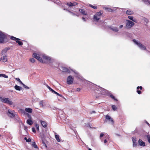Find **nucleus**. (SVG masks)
<instances>
[{"label":"nucleus","instance_id":"35","mask_svg":"<svg viewBox=\"0 0 150 150\" xmlns=\"http://www.w3.org/2000/svg\"><path fill=\"white\" fill-rule=\"evenodd\" d=\"M110 97L112 99H114L115 101H117V100L115 98V97L113 95H110Z\"/></svg>","mask_w":150,"mask_h":150},{"label":"nucleus","instance_id":"17","mask_svg":"<svg viewBox=\"0 0 150 150\" xmlns=\"http://www.w3.org/2000/svg\"><path fill=\"white\" fill-rule=\"evenodd\" d=\"M67 5L71 7L73 6H74L77 4V3L75 2L72 3L71 2L67 3Z\"/></svg>","mask_w":150,"mask_h":150},{"label":"nucleus","instance_id":"56","mask_svg":"<svg viewBox=\"0 0 150 150\" xmlns=\"http://www.w3.org/2000/svg\"><path fill=\"white\" fill-rule=\"evenodd\" d=\"M123 27V25H121L119 26V28H122Z\"/></svg>","mask_w":150,"mask_h":150},{"label":"nucleus","instance_id":"46","mask_svg":"<svg viewBox=\"0 0 150 150\" xmlns=\"http://www.w3.org/2000/svg\"><path fill=\"white\" fill-rule=\"evenodd\" d=\"M137 92L139 94H140L141 93V91L140 90H137Z\"/></svg>","mask_w":150,"mask_h":150},{"label":"nucleus","instance_id":"4","mask_svg":"<svg viewBox=\"0 0 150 150\" xmlns=\"http://www.w3.org/2000/svg\"><path fill=\"white\" fill-rule=\"evenodd\" d=\"M133 41L142 50H146V47L145 46L143 45L140 42L138 41L135 39L133 40Z\"/></svg>","mask_w":150,"mask_h":150},{"label":"nucleus","instance_id":"49","mask_svg":"<svg viewBox=\"0 0 150 150\" xmlns=\"http://www.w3.org/2000/svg\"><path fill=\"white\" fill-rule=\"evenodd\" d=\"M103 8L107 11V10H108V8H107V7H103Z\"/></svg>","mask_w":150,"mask_h":150},{"label":"nucleus","instance_id":"36","mask_svg":"<svg viewBox=\"0 0 150 150\" xmlns=\"http://www.w3.org/2000/svg\"><path fill=\"white\" fill-rule=\"evenodd\" d=\"M26 115H27L28 118H29V119H32V117L30 116V115L29 114H28V113H27L26 114Z\"/></svg>","mask_w":150,"mask_h":150},{"label":"nucleus","instance_id":"59","mask_svg":"<svg viewBox=\"0 0 150 150\" xmlns=\"http://www.w3.org/2000/svg\"><path fill=\"white\" fill-rule=\"evenodd\" d=\"M82 19L84 21H86V20L85 19V18L84 17H82Z\"/></svg>","mask_w":150,"mask_h":150},{"label":"nucleus","instance_id":"10","mask_svg":"<svg viewBox=\"0 0 150 150\" xmlns=\"http://www.w3.org/2000/svg\"><path fill=\"white\" fill-rule=\"evenodd\" d=\"M105 118L107 120H108L109 121L111 122L112 124H113L114 122L112 118L109 115H106Z\"/></svg>","mask_w":150,"mask_h":150},{"label":"nucleus","instance_id":"16","mask_svg":"<svg viewBox=\"0 0 150 150\" xmlns=\"http://www.w3.org/2000/svg\"><path fill=\"white\" fill-rule=\"evenodd\" d=\"M40 122L42 126L44 127H46L47 126V123L45 121L41 120Z\"/></svg>","mask_w":150,"mask_h":150},{"label":"nucleus","instance_id":"51","mask_svg":"<svg viewBox=\"0 0 150 150\" xmlns=\"http://www.w3.org/2000/svg\"><path fill=\"white\" fill-rule=\"evenodd\" d=\"M103 8L107 11V10H108V8H107V7H103Z\"/></svg>","mask_w":150,"mask_h":150},{"label":"nucleus","instance_id":"63","mask_svg":"<svg viewBox=\"0 0 150 150\" xmlns=\"http://www.w3.org/2000/svg\"><path fill=\"white\" fill-rule=\"evenodd\" d=\"M76 15L77 16H79V14H77Z\"/></svg>","mask_w":150,"mask_h":150},{"label":"nucleus","instance_id":"62","mask_svg":"<svg viewBox=\"0 0 150 150\" xmlns=\"http://www.w3.org/2000/svg\"><path fill=\"white\" fill-rule=\"evenodd\" d=\"M101 140L102 142H103V139H101Z\"/></svg>","mask_w":150,"mask_h":150},{"label":"nucleus","instance_id":"9","mask_svg":"<svg viewBox=\"0 0 150 150\" xmlns=\"http://www.w3.org/2000/svg\"><path fill=\"white\" fill-rule=\"evenodd\" d=\"M8 59L7 56L6 55H5L1 57L0 58V61H2V62H7Z\"/></svg>","mask_w":150,"mask_h":150},{"label":"nucleus","instance_id":"28","mask_svg":"<svg viewBox=\"0 0 150 150\" xmlns=\"http://www.w3.org/2000/svg\"><path fill=\"white\" fill-rule=\"evenodd\" d=\"M20 40H17L16 41V42L20 46L22 45L23 44V43L22 42L20 41Z\"/></svg>","mask_w":150,"mask_h":150},{"label":"nucleus","instance_id":"37","mask_svg":"<svg viewBox=\"0 0 150 150\" xmlns=\"http://www.w3.org/2000/svg\"><path fill=\"white\" fill-rule=\"evenodd\" d=\"M147 137L149 142L150 143V136L149 135H147Z\"/></svg>","mask_w":150,"mask_h":150},{"label":"nucleus","instance_id":"39","mask_svg":"<svg viewBox=\"0 0 150 150\" xmlns=\"http://www.w3.org/2000/svg\"><path fill=\"white\" fill-rule=\"evenodd\" d=\"M36 127L37 129L38 130H39V126L38 124H36Z\"/></svg>","mask_w":150,"mask_h":150},{"label":"nucleus","instance_id":"18","mask_svg":"<svg viewBox=\"0 0 150 150\" xmlns=\"http://www.w3.org/2000/svg\"><path fill=\"white\" fill-rule=\"evenodd\" d=\"M79 11L83 15H86L87 13L86 12L85 10L83 9H79Z\"/></svg>","mask_w":150,"mask_h":150},{"label":"nucleus","instance_id":"20","mask_svg":"<svg viewBox=\"0 0 150 150\" xmlns=\"http://www.w3.org/2000/svg\"><path fill=\"white\" fill-rule=\"evenodd\" d=\"M15 88L17 90L21 91L22 89V88L20 86H18L17 85H16L14 86Z\"/></svg>","mask_w":150,"mask_h":150},{"label":"nucleus","instance_id":"7","mask_svg":"<svg viewBox=\"0 0 150 150\" xmlns=\"http://www.w3.org/2000/svg\"><path fill=\"white\" fill-rule=\"evenodd\" d=\"M73 78L72 76H69L67 78V83L68 84H71L73 83Z\"/></svg>","mask_w":150,"mask_h":150},{"label":"nucleus","instance_id":"44","mask_svg":"<svg viewBox=\"0 0 150 150\" xmlns=\"http://www.w3.org/2000/svg\"><path fill=\"white\" fill-rule=\"evenodd\" d=\"M104 134L103 133H101L100 134V139L103 136Z\"/></svg>","mask_w":150,"mask_h":150},{"label":"nucleus","instance_id":"55","mask_svg":"<svg viewBox=\"0 0 150 150\" xmlns=\"http://www.w3.org/2000/svg\"><path fill=\"white\" fill-rule=\"evenodd\" d=\"M43 142V143L44 145L45 146V147L46 148L47 147V146L46 144Z\"/></svg>","mask_w":150,"mask_h":150},{"label":"nucleus","instance_id":"15","mask_svg":"<svg viewBox=\"0 0 150 150\" xmlns=\"http://www.w3.org/2000/svg\"><path fill=\"white\" fill-rule=\"evenodd\" d=\"M139 143L140 146H145V143L141 139H139Z\"/></svg>","mask_w":150,"mask_h":150},{"label":"nucleus","instance_id":"26","mask_svg":"<svg viewBox=\"0 0 150 150\" xmlns=\"http://www.w3.org/2000/svg\"><path fill=\"white\" fill-rule=\"evenodd\" d=\"M11 39L13 40L17 41V40H20L19 39L16 38L14 36H11Z\"/></svg>","mask_w":150,"mask_h":150},{"label":"nucleus","instance_id":"13","mask_svg":"<svg viewBox=\"0 0 150 150\" xmlns=\"http://www.w3.org/2000/svg\"><path fill=\"white\" fill-rule=\"evenodd\" d=\"M104 138H105V139L104 141V143H106L109 140V136L108 135H105Z\"/></svg>","mask_w":150,"mask_h":150},{"label":"nucleus","instance_id":"33","mask_svg":"<svg viewBox=\"0 0 150 150\" xmlns=\"http://www.w3.org/2000/svg\"><path fill=\"white\" fill-rule=\"evenodd\" d=\"M30 61L32 63H33L35 62V60L34 58H31L30 59Z\"/></svg>","mask_w":150,"mask_h":150},{"label":"nucleus","instance_id":"57","mask_svg":"<svg viewBox=\"0 0 150 150\" xmlns=\"http://www.w3.org/2000/svg\"><path fill=\"white\" fill-rule=\"evenodd\" d=\"M20 82V83L21 84H22V85H23L24 84V83H22V82L21 81H20V82Z\"/></svg>","mask_w":150,"mask_h":150},{"label":"nucleus","instance_id":"21","mask_svg":"<svg viewBox=\"0 0 150 150\" xmlns=\"http://www.w3.org/2000/svg\"><path fill=\"white\" fill-rule=\"evenodd\" d=\"M27 124H28L29 125H31L33 124V122L32 120L31 119H28L27 120Z\"/></svg>","mask_w":150,"mask_h":150},{"label":"nucleus","instance_id":"2","mask_svg":"<svg viewBox=\"0 0 150 150\" xmlns=\"http://www.w3.org/2000/svg\"><path fill=\"white\" fill-rule=\"evenodd\" d=\"M7 42L6 35L0 32V43H4Z\"/></svg>","mask_w":150,"mask_h":150},{"label":"nucleus","instance_id":"34","mask_svg":"<svg viewBox=\"0 0 150 150\" xmlns=\"http://www.w3.org/2000/svg\"><path fill=\"white\" fill-rule=\"evenodd\" d=\"M112 108L113 110L114 111L115 110L117 109V107L115 105H113L112 106Z\"/></svg>","mask_w":150,"mask_h":150},{"label":"nucleus","instance_id":"23","mask_svg":"<svg viewBox=\"0 0 150 150\" xmlns=\"http://www.w3.org/2000/svg\"><path fill=\"white\" fill-rule=\"evenodd\" d=\"M131 20H132L133 21H134V22L137 23V21L136 19H133L134 17L132 16H129L128 17Z\"/></svg>","mask_w":150,"mask_h":150},{"label":"nucleus","instance_id":"64","mask_svg":"<svg viewBox=\"0 0 150 150\" xmlns=\"http://www.w3.org/2000/svg\"><path fill=\"white\" fill-rule=\"evenodd\" d=\"M88 150H92V149H90V148H89L88 149Z\"/></svg>","mask_w":150,"mask_h":150},{"label":"nucleus","instance_id":"50","mask_svg":"<svg viewBox=\"0 0 150 150\" xmlns=\"http://www.w3.org/2000/svg\"><path fill=\"white\" fill-rule=\"evenodd\" d=\"M103 8L107 11V10H108V8H107V7H103Z\"/></svg>","mask_w":150,"mask_h":150},{"label":"nucleus","instance_id":"48","mask_svg":"<svg viewBox=\"0 0 150 150\" xmlns=\"http://www.w3.org/2000/svg\"><path fill=\"white\" fill-rule=\"evenodd\" d=\"M57 94H56L57 95L61 97H62V95L58 93H57Z\"/></svg>","mask_w":150,"mask_h":150},{"label":"nucleus","instance_id":"30","mask_svg":"<svg viewBox=\"0 0 150 150\" xmlns=\"http://www.w3.org/2000/svg\"><path fill=\"white\" fill-rule=\"evenodd\" d=\"M32 146H33V147H34V148H36V149H37V148H38V147L37 146V145L35 143V142H33L32 144Z\"/></svg>","mask_w":150,"mask_h":150},{"label":"nucleus","instance_id":"38","mask_svg":"<svg viewBox=\"0 0 150 150\" xmlns=\"http://www.w3.org/2000/svg\"><path fill=\"white\" fill-rule=\"evenodd\" d=\"M39 104L40 106H41L42 107H43V101L42 100L40 102Z\"/></svg>","mask_w":150,"mask_h":150},{"label":"nucleus","instance_id":"47","mask_svg":"<svg viewBox=\"0 0 150 150\" xmlns=\"http://www.w3.org/2000/svg\"><path fill=\"white\" fill-rule=\"evenodd\" d=\"M4 98H3L1 97L0 96V101L3 102Z\"/></svg>","mask_w":150,"mask_h":150},{"label":"nucleus","instance_id":"60","mask_svg":"<svg viewBox=\"0 0 150 150\" xmlns=\"http://www.w3.org/2000/svg\"><path fill=\"white\" fill-rule=\"evenodd\" d=\"M54 91V92H53V93H54V94H57V92H56V91Z\"/></svg>","mask_w":150,"mask_h":150},{"label":"nucleus","instance_id":"5","mask_svg":"<svg viewBox=\"0 0 150 150\" xmlns=\"http://www.w3.org/2000/svg\"><path fill=\"white\" fill-rule=\"evenodd\" d=\"M126 21V27L127 28H130L134 25V23L132 21L129 20H127Z\"/></svg>","mask_w":150,"mask_h":150},{"label":"nucleus","instance_id":"45","mask_svg":"<svg viewBox=\"0 0 150 150\" xmlns=\"http://www.w3.org/2000/svg\"><path fill=\"white\" fill-rule=\"evenodd\" d=\"M32 132L34 133L35 132V128L34 127H32Z\"/></svg>","mask_w":150,"mask_h":150},{"label":"nucleus","instance_id":"12","mask_svg":"<svg viewBox=\"0 0 150 150\" xmlns=\"http://www.w3.org/2000/svg\"><path fill=\"white\" fill-rule=\"evenodd\" d=\"M132 139L133 143V146L134 147H135L137 146V143L136 142L137 140L136 137H132Z\"/></svg>","mask_w":150,"mask_h":150},{"label":"nucleus","instance_id":"19","mask_svg":"<svg viewBox=\"0 0 150 150\" xmlns=\"http://www.w3.org/2000/svg\"><path fill=\"white\" fill-rule=\"evenodd\" d=\"M126 13L128 15H132L134 13V12L130 9H129L127 11Z\"/></svg>","mask_w":150,"mask_h":150},{"label":"nucleus","instance_id":"41","mask_svg":"<svg viewBox=\"0 0 150 150\" xmlns=\"http://www.w3.org/2000/svg\"><path fill=\"white\" fill-rule=\"evenodd\" d=\"M23 86L25 88L27 89H29V87H28V86H27L25 85L24 84L23 85Z\"/></svg>","mask_w":150,"mask_h":150},{"label":"nucleus","instance_id":"42","mask_svg":"<svg viewBox=\"0 0 150 150\" xmlns=\"http://www.w3.org/2000/svg\"><path fill=\"white\" fill-rule=\"evenodd\" d=\"M68 11L71 14L73 15V16H75L76 15V14H75V13L71 12L70 11Z\"/></svg>","mask_w":150,"mask_h":150},{"label":"nucleus","instance_id":"14","mask_svg":"<svg viewBox=\"0 0 150 150\" xmlns=\"http://www.w3.org/2000/svg\"><path fill=\"white\" fill-rule=\"evenodd\" d=\"M10 49V48L8 47V48H6L5 49H4L2 51L1 54V55H3L5 53H6L7 51L8 50H9Z\"/></svg>","mask_w":150,"mask_h":150},{"label":"nucleus","instance_id":"24","mask_svg":"<svg viewBox=\"0 0 150 150\" xmlns=\"http://www.w3.org/2000/svg\"><path fill=\"white\" fill-rule=\"evenodd\" d=\"M55 138L57 142H60V139L59 138V135H55Z\"/></svg>","mask_w":150,"mask_h":150},{"label":"nucleus","instance_id":"27","mask_svg":"<svg viewBox=\"0 0 150 150\" xmlns=\"http://www.w3.org/2000/svg\"><path fill=\"white\" fill-rule=\"evenodd\" d=\"M0 77H2L6 78H7L8 77V76L4 74H0Z\"/></svg>","mask_w":150,"mask_h":150},{"label":"nucleus","instance_id":"58","mask_svg":"<svg viewBox=\"0 0 150 150\" xmlns=\"http://www.w3.org/2000/svg\"><path fill=\"white\" fill-rule=\"evenodd\" d=\"M52 92H54V90H53V89H52V88H51L50 90Z\"/></svg>","mask_w":150,"mask_h":150},{"label":"nucleus","instance_id":"11","mask_svg":"<svg viewBox=\"0 0 150 150\" xmlns=\"http://www.w3.org/2000/svg\"><path fill=\"white\" fill-rule=\"evenodd\" d=\"M61 70L63 72H67L68 73L70 72V70L64 67H61Z\"/></svg>","mask_w":150,"mask_h":150},{"label":"nucleus","instance_id":"3","mask_svg":"<svg viewBox=\"0 0 150 150\" xmlns=\"http://www.w3.org/2000/svg\"><path fill=\"white\" fill-rule=\"evenodd\" d=\"M103 13V11H101L97 13L93 16V19L94 20L98 21L100 18L101 16Z\"/></svg>","mask_w":150,"mask_h":150},{"label":"nucleus","instance_id":"32","mask_svg":"<svg viewBox=\"0 0 150 150\" xmlns=\"http://www.w3.org/2000/svg\"><path fill=\"white\" fill-rule=\"evenodd\" d=\"M89 6L91 7V8H93L94 9H96L97 8V7L96 6H93L91 4H89Z\"/></svg>","mask_w":150,"mask_h":150},{"label":"nucleus","instance_id":"29","mask_svg":"<svg viewBox=\"0 0 150 150\" xmlns=\"http://www.w3.org/2000/svg\"><path fill=\"white\" fill-rule=\"evenodd\" d=\"M150 0H143L142 1L146 4H149Z\"/></svg>","mask_w":150,"mask_h":150},{"label":"nucleus","instance_id":"61","mask_svg":"<svg viewBox=\"0 0 150 150\" xmlns=\"http://www.w3.org/2000/svg\"><path fill=\"white\" fill-rule=\"evenodd\" d=\"M146 123H147V124L149 125V123H148L147 122H146Z\"/></svg>","mask_w":150,"mask_h":150},{"label":"nucleus","instance_id":"8","mask_svg":"<svg viewBox=\"0 0 150 150\" xmlns=\"http://www.w3.org/2000/svg\"><path fill=\"white\" fill-rule=\"evenodd\" d=\"M3 102L4 103L8 104L9 105H12L13 103L12 101L8 98H4V100H3Z\"/></svg>","mask_w":150,"mask_h":150},{"label":"nucleus","instance_id":"6","mask_svg":"<svg viewBox=\"0 0 150 150\" xmlns=\"http://www.w3.org/2000/svg\"><path fill=\"white\" fill-rule=\"evenodd\" d=\"M15 112L14 110H8L7 113V114L11 117H13L15 116Z\"/></svg>","mask_w":150,"mask_h":150},{"label":"nucleus","instance_id":"22","mask_svg":"<svg viewBox=\"0 0 150 150\" xmlns=\"http://www.w3.org/2000/svg\"><path fill=\"white\" fill-rule=\"evenodd\" d=\"M25 110L26 112H28L29 113H32V109L29 108H26Z\"/></svg>","mask_w":150,"mask_h":150},{"label":"nucleus","instance_id":"40","mask_svg":"<svg viewBox=\"0 0 150 150\" xmlns=\"http://www.w3.org/2000/svg\"><path fill=\"white\" fill-rule=\"evenodd\" d=\"M107 11L108 12H111L112 11V10L110 8H108V9Z\"/></svg>","mask_w":150,"mask_h":150},{"label":"nucleus","instance_id":"25","mask_svg":"<svg viewBox=\"0 0 150 150\" xmlns=\"http://www.w3.org/2000/svg\"><path fill=\"white\" fill-rule=\"evenodd\" d=\"M111 28L112 30L115 32H117L118 31V28L116 27H112Z\"/></svg>","mask_w":150,"mask_h":150},{"label":"nucleus","instance_id":"1","mask_svg":"<svg viewBox=\"0 0 150 150\" xmlns=\"http://www.w3.org/2000/svg\"><path fill=\"white\" fill-rule=\"evenodd\" d=\"M33 57L37 59L40 62L43 63H47L49 64L53 63L54 60L50 57L45 54H40L39 55L34 53L33 54Z\"/></svg>","mask_w":150,"mask_h":150},{"label":"nucleus","instance_id":"54","mask_svg":"<svg viewBox=\"0 0 150 150\" xmlns=\"http://www.w3.org/2000/svg\"><path fill=\"white\" fill-rule=\"evenodd\" d=\"M47 87L50 90L51 89V88L48 85H47Z\"/></svg>","mask_w":150,"mask_h":150},{"label":"nucleus","instance_id":"52","mask_svg":"<svg viewBox=\"0 0 150 150\" xmlns=\"http://www.w3.org/2000/svg\"><path fill=\"white\" fill-rule=\"evenodd\" d=\"M80 91V88H78L76 89V91Z\"/></svg>","mask_w":150,"mask_h":150},{"label":"nucleus","instance_id":"43","mask_svg":"<svg viewBox=\"0 0 150 150\" xmlns=\"http://www.w3.org/2000/svg\"><path fill=\"white\" fill-rule=\"evenodd\" d=\"M142 88L141 86H138L137 88V90H139V88H140V90H141L142 89Z\"/></svg>","mask_w":150,"mask_h":150},{"label":"nucleus","instance_id":"31","mask_svg":"<svg viewBox=\"0 0 150 150\" xmlns=\"http://www.w3.org/2000/svg\"><path fill=\"white\" fill-rule=\"evenodd\" d=\"M24 139L27 142H30L31 141V139H30L29 138L28 139H27V138L26 137L24 138Z\"/></svg>","mask_w":150,"mask_h":150},{"label":"nucleus","instance_id":"53","mask_svg":"<svg viewBox=\"0 0 150 150\" xmlns=\"http://www.w3.org/2000/svg\"><path fill=\"white\" fill-rule=\"evenodd\" d=\"M16 79L18 81H19V82H20V81H21V80H20V79H19V78H16Z\"/></svg>","mask_w":150,"mask_h":150}]
</instances>
